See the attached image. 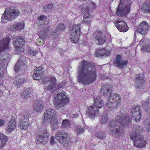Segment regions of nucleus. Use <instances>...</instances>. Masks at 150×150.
Here are the masks:
<instances>
[{
    "label": "nucleus",
    "mask_w": 150,
    "mask_h": 150,
    "mask_svg": "<svg viewBox=\"0 0 150 150\" xmlns=\"http://www.w3.org/2000/svg\"><path fill=\"white\" fill-rule=\"evenodd\" d=\"M77 81L79 82L89 84L93 82L96 77L94 65L87 61L83 60L78 68Z\"/></svg>",
    "instance_id": "nucleus-1"
},
{
    "label": "nucleus",
    "mask_w": 150,
    "mask_h": 150,
    "mask_svg": "<svg viewBox=\"0 0 150 150\" xmlns=\"http://www.w3.org/2000/svg\"><path fill=\"white\" fill-rule=\"evenodd\" d=\"M54 100L53 103L54 106L57 108L63 107L65 104L68 103L69 99L64 91L61 92L58 91L57 94L54 95Z\"/></svg>",
    "instance_id": "nucleus-2"
},
{
    "label": "nucleus",
    "mask_w": 150,
    "mask_h": 150,
    "mask_svg": "<svg viewBox=\"0 0 150 150\" xmlns=\"http://www.w3.org/2000/svg\"><path fill=\"white\" fill-rule=\"evenodd\" d=\"M119 125L120 124L117 119L110 120L108 125V129L111 134L115 137L118 138L122 133Z\"/></svg>",
    "instance_id": "nucleus-3"
},
{
    "label": "nucleus",
    "mask_w": 150,
    "mask_h": 150,
    "mask_svg": "<svg viewBox=\"0 0 150 150\" xmlns=\"http://www.w3.org/2000/svg\"><path fill=\"white\" fill-rule=\"evenodd\" d=\"M131 4L128 0H120L116 11L117 15L126 16L130 12Z\"/></svg>",
    "instance_id": "nucleus-4"
},
{
    "label": "nucleus",
    "mask_w": 150,
    "mask_h": 150,
    "mask_svg": "<svg viewBox=\"0 0 150 150\" xmlns=\"http://www.w3.org/2000/svg\"><path fill=\"white\" fill-rule=\"evenodd\" d=\"M142 131V129H136L134 133H131L130 134L131 139L134 141V145L138 148L143 147L146 144L143 137L138 134L141 133Z\"/></svg>",
    "instance_id": "nucleus-5"
},
{
    "label": "nucleus",
    "mask_w": 150,
    "mask_h": 150,
    "mask_svg": "<svg viewBox=\"0 0 150 150\" xmlns=\"http://www.w3.org/2000/svg\"><path fill=\"white\" fill-rule=\"evenodd\" d=\"M19 10L16 7H11L7 12L6 10L2 15L1 18L2 22L5 23L6 20L11 21L17 18L20 14Z\"/></svg>",
    "instance_id": "nucleus-6"
},
{
    "label": "nucleus",
    "mask_w": 150,
    "mask_h": 150,
    "mask_svg": "<svg viewBox=\"0 0 150 150\" xmlns=\"http://www.w3.org/2000/svg\"><path fill=\"white\" fill-rule=\"evenodd\" d=\"M121 101V97L120 95L112 93L110 96L106 106L109 108L112 107L116 108L119 107Z\"/></svg>",
    "instance_id": "nucleus-7"
},
{
    "label": "nucleus",
    "mask_w": 150,
    "mask_h": 150,
    "mask_svg": "<svg viewBox=\"0 0 150 150\" xmlns=\"http://www.w3.org/2000/svg\"><path fill=\"white\" fill-rule=\"evenodd\" d=\"M55 139L61 144L65 146H69L71 144V138L69 134L66 133L58 132L56 135Z\"/></svg>",
    "instance_id": "nucleus-8"
},
{
    "label": "nucleus",
    "mask_w": 150,
    "mask_h": 150,
    "mask_svg": "<svg viewBox=\"0 0 150 150\" xmlns=\"http://www.w3.org/2000/svg\"><path fill=\"white\" fill-rule=\"evenodd\" d=\"M117 119L120 125L125 127H128L131 124L129 116L127 113H122L120 111L118 113Z\"/></svg>",
    "instance_id": "nucleus-9"
},
{
    "label": "nucleus",
    "mask_w": 150,
    "mask_h": 150,
    "mask_svg": "<svg viewBox=\"0 0 150 150\" xmlns=\"http://www.w3.org/2000/svg\"><path fill=\"white\" fill-rule=\"evenodd\" d=\"M44 117L42 119V123L43 125H45L48 122V120L54 118L58 116L54 109L49 108L46 109L44 114Z\"/></svg>",
    "instance_id": "nucleus-10"
},
{
    "label": "nucleus",
    "mask_w": 150,
    "mask_h": 150,
    "mask_svg": "<svg viewBox=\"0 0 150 150\" xmlns=\"http://www.w3.org/2000/svg\"><path fill=\"white\" fill-rule=\"evenodd\" d=\"M80 28L79 25H74L72 27L71 38L74 43H77L78 42L80 33Z\"/></svg>",
    "instance_id": "nucleus-11"
},
{
    "label": "nucleus",
    "mask_w": 150,
    "mask_h": 150,
    "mask_svg": "<svg viewBox=\"0 0 150 150\" xmlns=\"http://www.w3.org/2000/svg\"><path fill=\"white\" fill-rule=\"evenodd\" d=\"M48 135L46 131L38 133L36 138V142L38 143H45L48 140Z\"/></svg>",
    "instance_id": "nucleus-12"
},
{
    "label": "nucleus",
    "mask_w": 150,
    "mask_h": 150,
    "mask_svg": "<svg viewBox=\"0 0 150 150\" xmlns=\"http://www.w3.org/2000/svg\"><path fill=\"white\" fill-rule=\"evenodd\" d=\"M141 110L139 106H137L131 110V115L132 119L139 122L141 118Z\"/></svg>",
    "instance_id": "nucleus-13"
},
{
    "label": "nucleus",
    "mask_w": 150,
    "mask_h": 150,
    "mask_svg": "<svg viewBox=\"0 0 150 150\" xmlns=\"http://www.w3.org/2000/svg\"><path fill=\"white\" fill-rule=\"evenodd\" d=\"M49 82L50 84L47 87L45 88V90L53 92L59 88L56 83V79L54 76H52L49 77Z\"/></svg>",
    "instance_id": "nucleus-14"
},
{
    "label": "nucleus",
    "mask_w": 150,
    "mask_h": 150,
    "mask_svg": "<svg viewBox=\"0 0 150 150\" xmlns=\"http://www.w3.org/2000/svg\"><path fill=\"white\" fill-rule=\"evenodd\" d=\"M86 112L87 117L92 119L99 115L98 110L94 106L89 107L86 110Z\"/></svg>",
    "instance_id": "nucleus-15"
},
{
    "label": "nucleus",
    "mask_w": 150,
    "mask_h": 150,
    "mask_svg": "<svg viewBox=\"0 0 150 150\" xmlns=\"http://www.w3.org/2000/svg\"><path fill=\"white\" fill-rule=\"evenodd\" d=\"M113 23L119 31L125 32L128 30V27L125 22L117 20L114 21Z\"/></svg>",
    "instance_id": "nucleus-16"
},
{
    "label": "nucleus",
    "mask_w": 150,
    "mask_h": 150,
    "mask_svg": "<svg viewBox=\"0 0 150 150\" xmlns=\"http://www.w3.org/2000/svg\"><path fill=\"white\" fill-rule=\"evenodd\" d=\"M113 63L115 65L119 68L122 69L125 67L127 64L128 62L127 61L122 59L120 56L117 55L115 58Z\"/></svg>",
    "instance_id": "nucleus-17"
},
{
    "label": "nucleus",
    "mask_w": 150,
    "mask_h": 150,
    "mask_svg": "<svg viewBox=\"0 0 150 150\" xmlns=\"http://www.w3.org/2000/svg\"><path fill=\"white\" fill-rule=\"evenodd\" d=\"M15 39L16 40L14 42L13 44L15 46L16 49L19 50L25 43L24 38L23 36H19L16 37Z\"/></svg>",
    "instance_id": "nucleus-18"
},
{
    "label": "nucleus",
    "mask_w": 150,
    "mask_h": 150,
    "mask_svg": "<svg viewBox=\"0 0 150 150\" xmlns=\"http://www.w3.org/2000/svg\"><path fill=\"white\" fill-rule=\"evenodd\" d=\"M112 92L110 86L108 83H104L101 86L100 93L103 96H106L110 94Z\"/></svg>",
    "instance_id": "nucleus-19"
},
{
    "label": "nucleus",
    "mask_w": 150,
    "mask_h": 150,
    "mask_svg": "<svg viewBox=\"0 0 150 150\" xmlns=\"http://www.w3.org/2000/svg\"><path fill=\"white\" fill-rule=\"evenodd\" d=\"M95 40L97 41L98 44L102 45L105 42V37L104 35L101 32H98L95 36Z\"/></svg>",
    "instance_id": "nucleus-20"
},
{
    "label": "nucleus",
    "mask_w": 150,
    "mask_h": 150,
    "mask_svg": "<svg viewBox=\"0 0 150 150\" xmlns=\"http://www.w3.org/2000/svg\"><path fill=\"white\" fill-rule=\"evenodd\" d=\"M43 69L41 67H36L33 76V79L37 80L40 79L43 74Z\"/></svg>",
    "instance_id": "nucleus-21"
},
{
    "label": "nucleus",
    "mask_w": 150,
    "mask_h": 150,
    "mask_svg": "<svg viewBox=\"0 0 150 150\" xmlns=\"http://www.w3.org/2000/svg\"><path fill=\"white\" fill-rule=\"evenodd\" d=\"M16 119L14 117H12L8 123L6 130L7 132H11L12 131L16 129Z\"/></svg>",
    "instance_id": "nucleus-22"
},
{
    "label": "nucleus",
    "mask_w": 150,
    "mask_h": 150,
    "mask_svg": "<svg viewBox=\"0 0 150 150\" xmlns=\"http://www.w3.org/2000/svg\"><path fill=\"white\" fill-rule=\"evenodd\" d=\"M94 106L97 108H100L104 105L103 100L99 96H95L93 98Z\"/></svg>",
    "instance_id": "nucleus-23"
},
{
    "label": "nucleus",
    "mask_w": 150,
    "mask_h": 150,
    "mask_svg": "<svg viewBox=\"0 0 150 150\" xmlns=\"http://www.w3.org/2000/svg\"><path fill=\"white\" fill-rule=\"evenodd\" d=\"M9 42V39L8 38L2 40L0 41V53L8 48Z\"/></svg>",
    "instance_id": "nucleus-24"
},
{
    "label": "nucleus",
    "mask_w": 150,
    "mask_h": 150,
    "mask_svg": "<svg viewBox=\"0 0 150 150\" xmlns=\"http://www.w3.org/2000/svg\"><path fill=\"white\" fill-rule=\"evenodd\" d=\"M86 10V9H85V12L83 16V20L82 23L88 24L90 23L92 16L89 13H88V11Z\"/></svg>",
    "instance_id": "nucleus-25"
},
{
    "label": "nucleus",
    "mask_w": 150,
    "mask_h": 150,
    "mask_svg": "<svg viewBox=\"0 0 150 150\" xmlns=\"http://www.w3.org/2000/svg\"><path fill=\"white\" fill-rule=\"evenodd\" d=\"M43 104L41 102L37 101L33 105L34 110L36 112H40L43 110Z\"/></svg>",
    "instance_id": "nucleus-26"
},
{
    "label": "nucleus",
    "mask_w": 150,
    "mask_h": 150,
    "mask_svg": "<svg viewBox=\"0 0 150 150\" xmlns=\"http://www.w3.org/2000/svg\"><path fill=\"white\" fill-rule=\"evenodd\" d=\"M28 120V119H22L19 122L18 126L21 129H25L28 127L29 125Z\"/></svg>",
    "instance_id": "nucleus-27"
},
{
    "label": "nucleus",
    "mask_w": 150,
    "mask_h": 150,
    "mask_svg": "<svg viewBox=\"0 0 150 150\" xmlns=\"http://www.w3.org/2000/svg\"><path fill=\"white\" fill-rule=\"evenodd\" d=\"M142 104L143 109L146 112H150V98L146 101L142 102Z\"/></svg>",
    "instance_id": "nucleus-28"
},
{
    "label": "nucleus",
    "mask_w": 150,
    "mask_h": 150,
    "mask_svg": "<svg viewBox=\"0 0 150 150\" xmlns=\"http://www.w3.org/2000/svg\"><path fill=\"white\" fill-rule=\"evenodd\" d=\"M58 116L50 119V124L52 127V128L53 130L56 129L59 125L58 121Z\"/></svg>",
    "instance_id": "nucleus-29"
},
{
    "label": "nucleus",
    "mask_w": 150,
    "mask_h": 150,
    "mask_svg": "<svg viewBox=\"0 0 150 150\" xmlns=\"http://www.w3.org/2000/svg\"><path fill=\"white\" fill-rule=\"evenodd\" d=\"M141 10L144 13H150V3H145L143 4L141 6Z\"/></svg>",
    "instance_id": "nucleus-30"
},
{
    "label": "nucleus",
    "mask_w": 150,
    "mask_h": 150,
    "mask_svg": "<svg viewBox=\"0 0 150 150\" xmlns=\"http://www.w3.org/2000/svg\"><path fill=\"white\" fill-rule=\"evenodd\" d=\"M0 139L2 141L1 145L0 146V149H2L8 141V138L6 136L2 133H0Z\"/></svg>",
    "instance_id": "nucleus-31"
},
{
    "label": "nucleus",
    "mask_w": 150,
    "mask_h": 150,
    "mask_svg": "<svg viewBox=\"0 0 150 150\" xmlns=\"http://www.w3.org/2000/svg\"><path fill=\"white\" fill-rule=\"evenodd\" d=\"M110 115L106 113L104 114L101 118L100 123L101 124H106L109 120Z\"/></svg>",
    "instance_id": "nucleus-32"
},
{
    "label": "nucleus",
    "mask_w": 150,
    "mask_h": 150,
    "mask_svg": "<svg viewBox=\"0 0 150 150\" xmlns=\"http://www.w3.org/2000/svg\"><path fill=\"white\" fill-rule=\"evenodd\" d=\"M13 26L14 28L13 29V31L21 30L23 29L24 27L23 24L21 23L14 24Z\"/></svg>",
    "instance_id": "nucleus-33"
},
{
    "label": "nucleus",
    "mask_w": 150,
    "mask_h": 150,
    "mask_svg": "<svg viewBox=\"0 0 150 150\" xmlns=\"http://www.w3.org/2000/svg\"><path fill=\"white\" fill-rule=\"evenodd\" d=\"M31 92V90L29 88H27L24 90V92L22 94L21 96L23 98H27L29 97Z\"/></svg>",
    "instance_id": "nucleus-34"
},
{
    "label": "nucleus",
    "mask_w": 150,
    "mask_h": 150,
    "mask_svg": "<svg viewBox=\"0 0 150 150\" xmlns=\"http://www.w3.org/2000/svg\"><path fill=\"white\" fill-rule=\"evenodd\" d=\"M24 81L23 79L20 78L18 79L17 78L14 81L13 83L16 85L17 88L21 86L24 82Z\"/></svg>",
    "instance_id": "nucleus-35"
},
{
    "label": "nucleus",
    "mask_w": 150,
    "mask_h": 150,
    "mask_svg": "<svg viewBox=\"0 0 150 150\" xmlns=\"http://www.w3.org/2000/svg\"><path fill=\"white\" fill-rule=\"evenodd\" d=\"M22 62V60H19L17 63L15 64V70L16 72H17L19 70L20 68L21 67L23 66L24 64H23V63L21 64V62Z\"/></svg>",
    "instance_id": "nucleus-36"
},
{
    "label": "nucleus",
    "mask_w": 150,
    "mask_h": 150,
    "mask_svg": "<svg viewBox=\"0 0 150 150\" xmlns=\"http://www.w3.org/2000/svg\"><path fill=\"white\" fill-rule=\"evenodd\" d=\"M96 137L98 139H103L106 137L105 133L102 131L98 132L96 134Z\"/></svg>",
    "instance_id": "nucleus-37"
},
{
    "label": "nucleus",
    "mask_w": 150,
    "mask_h": 150,
    "mask_svg": "<svg viewBox=\"0 0 150 150\" xmlns=\"http://www.w3.org/2000/svg\"><path fill=\"white\" fill-rule=\"evenodd\" d=\"M8 63V60H7L6 58H4V59L1 58V57L0 58V66L2 67H4L7 66Z\"/></svg>",
    "instance_id": "nucleus-38"
},
{
    "label": "nucleus",
    "mask_w": 150,
    "mask_h": 150,
    "mask_svg": "<svg viewBox=\"0 0 150 150\" xmlns=\"http://www.w3.org/2000/svg\"><path fill=\"white\" fill-rule=\"evenodd\" d=\"M65 28L64 25L63 24H59L58 26L55 28L54 31V33H56L61 30H63Z\"/></svg>",
    "instance_id": "nucleus-39"
},
{
    "label": "nucleus",
    "mask_w": 150,
    "mask_h": 150,
    "mask_svg": "<svg viewBox=\"0 0 150 150\" xmlns=\"http://www.w3.org/2000/svg\"><path fill=\"white\" fill-rule=\"evenodd\" d=\"M36 43L38 46H42L45 43L44 40L42 38H39L37 39Z\"/></svg>",
    "instance_id": "nucleus-40"
},
{
    "label": "nucleus",
    "mask_w": 150,
    "mask_h": 150,
    "mask_svg": "<svg viewBox=\"0 0 150 150\" xmlns=\"http://www.w3.org/2000/svg\"><path fill=\"white\" fill-rule=\"evenodd\" d=\"M47 35L46 30H41L39 33V38H46V37Z\"/></svg>",
    "instance_id": "nucleus-41"
},
{
    "label": "nucleus",
    "mask_w": 150,
    "mask_h": 150,
    "mask_svg": "<svg viewBox=\"0 0 150 150\" xmlns=\"http://www.w3.org/2000/svg\"><path fill=\"white\" fill-rule=\"evenodd\" d=\"M138 26L141 28H143L145 30H148L149 28V25L148 23L146 22L143 21Z\"/></svg>",
    "instance_id": "nucleus-42"
},
{
    "label": "nucleus",
    "mask_w": 150,
    "mask_h": 150,
    "mask_svg": "<svg viewBox=\"0 0 150 150\" xmlns=\"http://www.w3.org/2000/svg\"><path fill=\"white\" fill-rule=\"evenodd\" d=\"M104 52H105V50L103 49H101V50H98L95 52V55L97 57H98L99 56H103Z\"/></svg>",
    "instance_id": "nucleus-43"
},
{
    "label": "nucleus",
    "mask_w": 150,
    "mask_h": 150,
    "mask_svg": "<svg viewBox=\"0 0 150 150\" xmlns=\"http://www.w3.org/2000/svg\"><path fill=\"white\" fill-rule=\"evenodd\" d=\"M75 128L77 134H82L84 132V129L79 126H75Z\"/></svg>",
    "instance_id": "nucleus-44"
},
{
    "label": "nucleus",
    "mask_w": 150,
    "mask_h": 150,
    "mask_svg": "<svg viewBox=\"0 0 150 150\" xmlns=\"http://www.w3.org/2000/svg\"><path fill=\"white\" fill-rule=\"evenodd\" d=\"M96 4L94 3H91L89 4V7H87V8H86L84 9H83L84 10V11L85 12V9H86V10L88 11V13H90L91 11V9L94 8H95Z\"/></svg>",
    "instance_id": "nucleus-45"
},
{
    "label": "nucleus",
    "mask_w": 150,
    "mask_h": 150,
    "mask_svg": "<svg viewBox=\"0 0 150 150\" xmlns=\"http://www.w3.org/2000/svg\"><path fill=\"white\" fill-rule=\"evenodd\" d=\"M70 125L69 122L67 119L64 120L62 123V127L63 128H66L69 127Z\"/></svg>",
    "instance_id": "nucleus-46"
},
{
    "label": "nucleus",
    "mask_w": 150,
    "mask_h": 150,
    "mask_svg": "<svg viewBox=\"0 0 150 150\" xmlns=\"http://www.w3.org/2000/svg\"><path fill=\"white\" fill-rule=\"evenodd\" d=\"M137 31H138V33L143 35L145 34L146 33V31L147 30H145L144 29V28H143L139 27V26H138L137 27Z\"/></svg>",
    "instance_id": "nucleus-47"
},
{
    "label": "nucleus",
    "mask_w": 150,
    "mask_h": 150,
    "mask_svg": "<svg viewBox=\"0 0 150 150\" xmlns=\"http://www.w3.org/2000/svg\"><path fill=\"white\" fill-rule=\"evenodd\" d=\"M6 73L5 67L0 66V77L4 76Z\"/></svg>",
    "instance_id": "nucleus-48"
},
{
    "label": "nucleus",
    "mask_w": 150,
    "mask_h": 150,
    "mask_svg": "<svg viewBox=\"0 0 150 150\" xmlns=\"http://www.w3.org/2000/svg\"><path fill=\"white\" fill-rule=\"evenodd\" d=\"M27 52L28 54L34 56L37 53L36 50L34 51L30 47L28 49Z\"/></svg>",
    "instance_id": "nucleus-49"
},
{
    "label": "nucleus",
    "mask_w": 150,
    "mask_h": 150,
    "mask_svg": "<svg viewBox=\"0 0 150 150\" xmlns=\"http://www.w3.org/2000/svg\"><path fill=\"white\" fill-rule=\"evenodd\" d=\"M138 80H135V86L136 87L140 88L142 86L144 83V81H141V82H139L138 83L137 81Z\"/></svg>",
    "instance_id": "nucleus-50"
},
{
    "label": "nucleus",
    "mask_w": 150,
    "mask_h": 150,
    "mask_svg": "<svg viewBox=\"0 0 150 150\" xmlns=\"http://www.w3.org/2000/svg\"><path fill=\"white\" fill-rule=\"evenodd\" d=\"M136 80H138V83L139 81L141 82V81H144V77L140 74H137L136 76Z\"/></svg>",
    "instance_id": "nucleus-51"
},
{
    "label": "nucleus",
    "mask_w": 150,
    "mask_h": 150,
    "mask_svg": "<svg viewBox=\"0 0 150 150\" xmlns=\"http://www.w3.org/2000/svg\"><path fill=\"white\" fill-rule=\"evenodd\" d=\"M52 6L53 5L52 4H50L49 5L44 6V11H48L50 10L52 8Z\"/></svg>",
    "instance_id": "nucleus-52"
},
{
    "label": "nucleus",
    "mask_w": 150,
    "mask_h": 150,
    "mask_svg": "<svg viewBox=\"0 0 150 150\" xmlns=\"http://www.w3.org/2000/svg\"><path fill=\"white\" fill-rule=\"evenodd\" d=\"M49 81V77H44L42 78V83L44 84H46Z\"/></svg>",
    "instance_id": "nucleus-53"
},
{
    "label": "nucleus",
    "mask_w": 150,
    "mask_h": 150,
    "mask_svg": "<svg viewBox=\"0 0 150 150\" xmlns=\"http://www.w3.org/2000/svg\"><path fill=\"white\" fill-rule=\"evenodd\" d=\"M141 50L149 52L150 51V47L148 45H146L141 48Z\"/></svg>",
    "instance_id": "nucleus-54"
},
{
    "label": "nucleus",
    "mask_w": 150,
    "mask_h": 150,
    "mask_svg": "<svg viewBox=\"0 0 150 150\" xmlns=\"http://www.w3.org/2000/svg\"><path fill=\"white\" fill-rule=\"evenodd\" d=\"M38 18L41 21H45L47 19V17L46 16H45L42 15L40 16V17H39Z\"/></svg>",
    "instance_id": "nucleus-55"
},
{
    "label": "nucleus",
    "mask_w": 150,
    "mask_h": 150,
    "mask_svg": "<svg viewBox=\"0 0 150 150\" xmlns=\"http://www.w3.org/2000/svg\"><path fill=\"white\" fill-rule=\"evenodd\" d=\"M23 115L24 117L25 118H28L30 117V114H29L28 112L27 111H24Z\"/></svg>",
    "instance_id": "nucleus-56"
},
{
    "label": "nucleus",
    "mask_w": 150,
    "mask_h": 150,
    "mask_svg": "<svg viewBox=\"0 0 150 150\" xmlns=\"http://www.w3.org/2000/svg\"><path fill=\"white\" fill-rule=\"evenodd\" d=\"M111 52L109 50H105L103 54V56H108L110 55Z\"/></svg>",
    "instance_id": "nucleus-57"
},
{
    "label": "nucleus",
    "mask_w": 150,
    "mask_h": 150,
    "mask_svg": "<svg viewBox=\"0 0 150 150\" xmlns=\"http://www.w3.org/2000/svg\"><path fill=\"white\" fill-rule=\"evenodd\" d=\"M66 84V82L65 81H63L60 84H59V86H57L59 87V88L61 87H62L64 86Z\"/></svg>",
    "instance_id": "nucleus-58"
},
{
    "label": "nucleus",
    "mask_w": 150,
    "mask_h": 150,
    "mask_svg": "<svg viewBox=\"0 0 150 150\" xmlns=\"http://www.w3.org/2000/svg\"><path fill=\"white\" fill-rule=\"evenodd\" d=\"M146 127L147 128V130L148 131H150V123H147L146 124Z\"/></svg>",
    "instance_id": "nucleus-59"
},
{
    "label": "nucleus",
    "mask_w": 150,
    "mask_h": 150,
    "mask_svg": "<svg viewBox=\"0 0 150 150\" xmlns=\"http://www.w3.org/2000/svg\"><path fill=\"white\" fill-rule=\"evenodd\" d=\"M5 121L4 120L0 119V127L4 125L5 124Z\"/></svg>",
    "instance_id": "nucleus-60"
},
{
    "label": "nucleus",
    "mask_w": 150,
    "mask_h": 150,
    "mask_svg": "<svg viewBox=\"0 0 150 150\" xmlns=\"http://www.w3.org/2000/svg\"><path fill=\"white\" fill-rule=\"evenodd\" d=\"M50 142L51 144H53L55 143V141L54 140V138L53 137H52L51 138Z\"/></svg>",
    "instance_id": "nucleus-61"
},
{
    "label": "nucleus",
    "mask_w": 150,
    "mask_h": 150,
    "mask_svg": "<svg viewBox=\"0 0 150 150\" xmlns=\"http://www.w3.org/2000/svg\"><path fill=\"white\" fill-rule=\"evenodd\" d=\"M101 78H102V79H107L108 78V77L106 76H105L104 75H101V76H100Z\"/></svg>",
    "instance_id": "nucleus-62"
},
{
    "label": "nucleus",
    "mask_w": 150,
    "mask_h": 150,
    "mask_svg": "<svg viewBox=\"0 0 150 150\" xmlns=\"http://www.w3.org/2000/svg\"><path fill=\"white\" fill-rule=\"evenodd\" d=\"M79 115L77 114H74L72 115V117H78Z\"/></svg>",
    "instance_id": "nucleus-63"
},
{
    "label": "nucleus",
    "mask_w": 150,
    "mask_h": 150,
    "mask_svg": "<svg viewBox=\"0 0 150 150\" xmlns=\"http://www.w3.org/2000/svg\"><path fill=\"white\" fill-rule=\"evenodd\" d=\"M3 95V93L2 92V91L0 90V97L2 96Z\"/></svg>",
    "instance_id": "nucleus-64"
}]
</instances>
